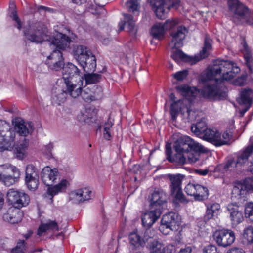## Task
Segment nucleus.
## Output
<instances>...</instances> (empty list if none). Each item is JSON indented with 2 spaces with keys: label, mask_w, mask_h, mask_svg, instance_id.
<instances>
[{
  "label": "nucleus",
  "mask_w": 253,
  "mask_h": 253,
  "mask_svg": "<svg viewBox=\"0 0 253 253\" xmlns=\"http://www.w3.org/2000/svg\"><path fill=\"white\" fill-rule=\"evenodd\" d=\"M23 32L26 39L33 42L39 43L49 41L50 46L56 49L47 57L45 63L52 70L59 71L62 69L64 61L61 50L69 47L71 42L70 37L56 29L51 36H49L47 25L38 21L29 22L24 27Z\"/></svg>",
  "instance_id": "obj_1"
},
{
  "label": "nucleus",
  "mask_w": 253,
  "mask_h": 253,
  "mask_svg": "<svg viewBox=\"0 0 253 253\" xmlns=\"http://www.w3.org/2000/svg\"><path fill=\"white\" fill-rule=\"evenodd\" d=\"M240 68L228 60H216L201 75L200 80L206 83L201 89V94L205 98L224 99L227 97V88L224 81H230L239 72Z\"/></svg>",
  "instance_id": "obj_2"
},
{
  "label": "nucleus",
  "mask_w": 253,
  "mask_h": 253,
  "mask_svg": "<svg viewBox=\"0 0 253 253\" xmlns=\"http://www.w3.org/2000/svg\"><path fill=\"white\" fill-rule=\"evenodd\" d=\"M188 33L184 26H179L175 31L172 32V37L169 46L173 49L171 57L177 63L181 61L188 62L191 65L195 64L200 60L207 57L212 49V40L206 36L205 38L204 47L199 54L194 56H188L178 48L183 45V40Z\"/></svg>",
  "instance_id": "obj_3"
},
{
  "label": "nucleus",
  "mask_w": 253,
  "mask_h": 253,
  "mask_svg": "<svg viewBox=\"0 0 253 253\" xmlns=\"http://www.w3.org/2000/svg\"><path fill=\"white\" fill-rule=\"evenodd\" d=\"M59 177V172L56 168L47 166L42 169L41 178L45 185L49 186L45 197L49 198L51 203L53 202L54 196L66 192L70 186V181L65 178H62L57 184L52 185Z\"/></svg>",
  "instance_id": "obj_4"
},
{
  "label": "nucleus",
  "mask_w": 253,
  "mask_h": 253,
  "mask_svg": "<svg viewBox=\"0 0 253 253\" xmlns=\"http://www.w3.org/2000/svg\"><path fill=\"white\" fill-rule=\"evenodd\" d=\"M62 68V78L68 93L73 98L77 97L82 91L83 77L80 75L77 67L71 63L64 64Z\"/></svg>",
  "instance_id": "obj_5"
},
{
  "label": "nucleus",
  "mask_w": 253,
  "mask_h": 253,
  "mask_svg": "<svg viewBox=\"0 0 253 253\" xmlns=\"http://www.w3.org/2000/svg\"><path fill=\"white\" fill-rule=\"evenodd\" d=\"M178 92L184 98L174 101L170 105V112L173 119H176L179 113L185 115L186 107L191 103L193 99L200 93L195 87H190L182 84L177 87Z\"/></svg>",
  "instance_id": "obj_6"
},
{
  "label": "nucleus",
  "mask_w": 253,
  "mask_h": 253,
  "mask_svg": "<svg viewBox=\"0 0 253 253\" xmlns=\"http://www.w3.org/2000/svg\"><path fill=\"white\" fill-rule=\"evenodd\" d=\"M228 4L230 10L234 13L232 20L234 23L253 25V16L247 7L238 0H228Z\"/></svg>",
  "instance_id": "obj_7"
},
{
  "label": "nucleus",
  "mask_w": 253,
  "mask_h": 253,
  "mask_svg": "<svg viewBox=\"0 0 253 253\" xmlns=\"http://www.w3.org/2000/svg\"><path fill=\"white\" fill-rule=\"evenodd\" d=\"M21 172L16 166L10 164L0 165V182L6 186L17 183L20 179Z\"/></svg>",
  "instance_id": "obj_8"
},
{
  "label": "nucleus",
  "mask_w": 253,
  "mask_h": 253,
  "mask_svg": "<svg viewBox=\"0 0 253 253\" xmlns=\"http://www.w3.org/2000/svg\"><path fill=\"white\" fill-rule=\"evenodd\" d=\"M15 136V133L11 129L9 124L0 120V152L13 149Z\"/></svg>",
  "instance_id": "obj_9"
},
{
  "label": "nucleus",
  "mask_w": 253,
  "mask_h": 253,
  "mask_svg": "<svg viewBox=\"0 0 253 253\" xmlns=\"http://www.w3.org/2000/svg\"><path fill=\"white\" fill-rule=\"evenodd\" d=\"M156 16L163 19L170 8L177 9L180 6L179 0H148Z\"/></svg>",
  "instance_id": "obj_10"
},
{
  "label": "nucleus",
  "mask_w": 253,
  "mask_h": 253,
  "mask_svg": "<svg viewBox=\"0 0 253 253\" xmlns=\"http://www.w3.org/2000/svg\"><path fill=\"white\" fill-rule=\"evenodd\" d=\"M201 137L204 140L216 146H221L228 143L232 134L228 131L221 133L215 128H207Z\"/></svg>",
  "instance_id": "obj_11"
},
{
  "label": "nucleus",
  "mask_w": 253,
  "mask_h": 253,
  "mask_svg": "<svg viewBox=\"0 0 253 253\" xmlns=\"http://www.w3.org/2000/svg\"><path fill=\"white\" fill-rule=\"evenodd\" d=\"M174 149L177 152V156L175 159L176 163L182 165L186 163L192 164L196 162L199 159L200 154L187 148L186 144H176L174 146Z\"/></svg>",
  "instance_id": "obj_12"
},
{
  "label": "nucleus",
  "mask_w": 253,
  "mask_h": 253,
  "mask_svg": "<svg viewBox=\"0 0 253 253\" xmlns=\"http://www.w3.org/2000/svg\"><path fill=\"white\" fill-rule=\"evenodd\" d=\"M168 177L170 181V188L171 195L174 202L186 204L188 201L185 197L181 188L183 176L180 174H168Z\"/></svg>",
  "instance_id": "obj_13"
},
{
  "label": "nucleus",
  "mask_w": 253,
  "mask_h": 253,
  "mask_svg": "<svg viewBox=\"0 0 253 253\" xmlns=\"http://www.w3.org/2000/svg\"><path fill=\"white\" fill-rule=\"evenodd\" d=\"M7 199L12 207L20 209L26 206L29 203V196L22 191L10 189L7 193Z\"/></svg>",
  "instance_id": "obj_14"
},
{
  "label": "nucleus",
  "mask_w": 253,
  "mask_h": 253,
  "mask_svg": "<svg viewBox=\"0 0 253 253\" xmlns=\"http://www.w3.org/2000/svg\"><path fill=\"white\" fill-rule=\"evenodd\" d=\"M213 237L217 245L223 247L230 246L235 240L234 232L227 229L217 230L213 233Z\"/></svg>",
  "instance_id": "obj_15"
},
{
  "label": "nucleus",
  "mask_w": 253,
  "mask_h": 253,
  "mask_svg": "<svg viewBox=\"0 0 253 253\" xmlns=\"http://www.w3.org/2000/svg\"><path fill=\"white\" fill-rule=\"evenodd\" d=\"M39 170L38 169L32 164H28L26 166L25 169V184L27 188L34 191L39 185Z\"/></svg>",
  "instance_id": "obj_16"
},
{
  "label": "nucleus",
  "mask_w": 253,
  "mask_h": 253,
  "mask_svg": "<svg viewBox=\"0 0 253 253\" xmlns=\"http://www.w3.org/2000/svg\"><path fill=\"white\" fill-rule=\"evenodd\" d=\"M92 196V191L90 188L84 187L71 191L68 195V200L73 204H79L89 200Z\"/></svg>",
  "instance_id": "obj_17"
},
{
  "label": "nucleus",
  "mask_w": 253,
  "mask_h": 253,
  "mask_svg": "<svg viewBox=\"0 0 253 253\" xmlns=\"http://www.w3.org/2000/svg\"><path fill=\"white\" fill-rule=\"evenodd\" d=\"M150 199L151 201L150 207L152 209L162 212L163 210L166 208L167 196L162 190L154 191Z\"/></svg>",
  "instance_id": "obj_18"
},
{
  "label": "nucleus",
  "mask_w": 253,
  "mask_h": 253,
  "mask_svg": "<svg viewBox=\"0 0 253 253\" xmlns=\"http://www.w3.org/2000/svg\"><path fill=\"white\" fill-rule=\"evenodd\" d=\"M14 128L20 135L26 136L34 130V126L32 122H25L21 118H15L12 120Z\"/></svg>",
  "instance_id": "obj_19"
},
{
  "label": "nucleus",
  "mask_w": 253,
  "mask_h": 253,
  "mask_svg": "<svg viewBox=\"0 0 253 253\" xmlns=\"http://www.w3.org/2000/svg\"><path fill=\"white\" fill-rule=\"evenodd\" d=\"M22 217L23 213L19 209L10 207L3 214L2 219L4 222L14 224L19 223Z\"/></svg>",
  "instance_id": "obj_20"
},
{
  "label": "nucleus",
  "mask_w": 253,
  "mask_h": 253,
  "mask_svg": "<svg viewBox=\"0 0 253 253\" xmlns=\"http://www.w3.org/2000/svg\"><path fill=\"white\" fill-rule=\"evenodd\" d=\"M251 144L245 149L239 151L235 160L239 167H243L249 164V157L253 151V136L250 138Z\"/></svg>",
  "instance_id": "obj_21"
},
{
  "label": "nucleus",
  "mask_w": 253,
  "mask_h": 253,
  "mask_svg": "<svg viewBox=\"0 0 253 253\" xmlns=\"http://www.w3.org/2000/svg\"><path fill=\"white\" fill-rule=\"evenodd\" d=\"M227 209L229 212L230 219L233 225H237L243 221L244 217L242 213L239 211V207L236 203L228 204Z\"/></svg>",
  "instance_id": "obj_22"
},
{
  "label": "nucleus",
  "mask_w": 253,
  "mask_h": 253,
  "mask_svg": "<svg viewBox=\"0 0 253 253\" xmlns=\"http://www.w3.org/2000/svg\"><path fill=\"white\" fill-rule=\"evenodd\" d=\"M150 211L142 215L141 220L143 226L150 227L159 218L162 212L152 209L150 207Z\"/></svg>",
  "instance_id": "obj_23"
},
{
  "label": "nucleus",
  "mask_w": 253,
  "mask_h": 253,
  "mask_svg": "<svg viewBox=\"0 0 253 253\" xmlns=\"http://www.w3.org/2000/svg\"><path fill=\"white\" fill-rule=\"evenodd\" d=\"M150 253H172L173 247L171 245H165L156 240L149 245Z\"/></svg>",
  "instance_id": "obj_24"
},
{
  "label": "nucleus",
  "mask_w": 253,
  "mask_h": 253,
  "mask_svg": "<svg viewBox=\"0 0 253 253\" xmlns=\"http://www.w3.org/2000/svg\"><path fill=\"white\" fill-rule=\"evenodd\" d=\"M182 141H184V144H186L187 148L194 152L200 153H205L208 151V149L203 146L200 143L194 141L189 137L184 136L183 137Z\"/></svg>",
  "instance_id": "obj_25"
},
{
  "label": "nucleus",
  "mask_w": 253,
  "mask_h": 253,
  "mask_svg": "<svg viewBox=\"0 0 253 253\" xmlns=\"http://www.w3.org/2000/svg\"><path fill=\"white\" fill-rule=\"evenodd\" d=\"M90 52L87 47L82 45H76L73 49V56L79 63L83 62L84 58Z\"/></svg>",
  "instance_id": "obj_26"
},
{
  "label": "nucleus",
  "mask_w": 253,
  "mask_h": 253,
  "mask_svg": "<svg viewBox=\"0 0 253 253\" xmlns=\"http://www.w3.org/2000/svg\"><path fill=\"white\" fill-rule=\"evenodd\" d=\"M79 64L85 72L94 70L96 66L95 57L91 52L84 58V61L79 62Z\"/></svg>",
  "instance_id": "obj_27"
},
{
  "label": "nucleus",
  "mask_w": 253,
  "mask_h": 253,
  "mask_svg": "<svg viewBox=\"0 0 253 253\" xmlns=\"http://www.w3.org/2000/svg\"><path fill=\"white\" fill-rule=\"evenodd\" d=\"M51 230L56 231L59 230V226L55 221L48 220L45 223H43L39 226L37 234L39 236H42L47 231Z\"/></svg>",
  "instance_id": "obj_28"
},
{
  "label": "nucleus",
  "mask_w": 253,
  "mask_h": 253,
  "mask_svg": "<svg viewBox=\"0 0 253 253\" xmlns=\"http://www.w3.org/2000/svg\"><path fill=\"white\" fill-rule=\"evenodd\" d=\"M220 206L217 203H214L208 204L207 206V210L204 216V220L208 221L212 218L215 215H217L219 210Z\"/></svg>",
  "instance_id": "obj_29"
},
{
  "label": "nucleus",
  "mask_w": 253,
  "mask_h": 253,
  "mask_svg": "<svg viewBox=\"0 0 253 253\" xmlns=\"http://www.w3.org/2000/svg\"><path fill=\"white\" fill-rule=\"evenodd\" d=\"M253 98V92L251 89H245L242 91L238 102L244 105H251Z\"/></svg>",
  "instance_id": "obj_30"
},
{
  "label": "nucleus",
  "mask_w": 253,
  "mask_h": 253,
  "mask_svg": "<svg viewBox=\"0 0 253 253\" xmlns=\"http://www.w3.org/2000/svg\"><path fill=\"white\" fill-rule=\"evenodd\" d=\"M165 223L171 225L173 228H177L179 226V217L177 213L169 212L163 215L162 219Z\"/></svg>",
  "instance_id": "obj_31"
},
{
  "label": "nucleus",
  "mask_w": 253,
  "mask_h": 253,
  "mask_svg": "<svg viewBox=\"0 0 253 253\" xmlns=\"http://www.w3.org/2000/svg\"><path fill=\"white\" fill-rule=\"evenodd\" d=\"M165 32L163 24L157 23L151 28L150 34L154 38L160 40L164 38Z\"/></svg>",
  "instance_id": "obj_32"
},
{
  "label": "nucleus",
  "mask_w": 253,
  "mask_h": 253,
  "mask_svg": "<svg viewBox=\"0 0 253 253\" xmlns=\"http://www.w3.org/2000/svg\"><path fill=\"white\" fill-rule=\"evenodd\" d=\"M241 182H237L235 183L232 192L231 198L233 199H240L245 197L246 195V191L244 189Z\"/></svg>",
  "instance_id": "obj_33"
},
{
  "label": "nucleus",
  "mask_w": 253,
  "mask_h": 253,
  "mask_svg": "<svg viewBox=\"0 0 253 253\" xmlns=\"http://www.w3.org/2000/svg\"><path fill=\"white\" fill-rule=\"evenodd\" d=\"M125 19V22L121 21L119 23L118 26L120 31L124 29V25L126 24V27L129 31H132L134 28L135 21L133 20L132 16L127 14H123Z\"/></svg>",
  "instance_id": "obj_34"
},
{
  "label": "nucleus",
  "mask_w": 253,
  "mask_h": 253,
  "mask_svg": "<svg viewBox=\"0 0 253 253\" xmlns=\"http://www.w3.org/2000/svg\"><path fill=\"white\" fill-rule=\"evenodd\" d=\"M206 123L204 118H202L201 120L198 122L196 124H193L191 126V130L197 135H202L204 134V131L206 129Z\"/></svg>",
  "instance_id": "obj_35"
},
{
  "label": "nucleus",
  "mask_w": 253,
  "mask_h": 253,
  "mask_svg": "<svg viewBox=\"0 0 253 253\" xmlns=\"http://www.w3.org/2000/svg\"><path fill=\"white\" fill-rule=\"evenodd\" d=\"M103 89L100 86H93L91 93L86 99L91 101L99 100L103 97Z\"/></svg>",
  "instance_id": "obj_36"
},
{
  "label": "nucleus",
  "mask_w": 253,
  "mask_h": 253,
  "mask_svg": "<svg viewBox=\"0 0 253 253\" xmlns=\"http://www.w3.org/2000/svg\"><path fill=\"white\" fill-rule=\"evenodd\" d=\"M196 191L195 196V199L196 200L202 201L208 196V190L206 187L197 184Z\"/></svg>",
  "instance_id": "obj_37"
},
{
  "label": "nucleus",
  "mask_w": 253,
  "mask_h": 253,
  "mask_svg": "<svg viewBox=\"0 0 253 253\" xmlns=\"http://www.w3.org/2000/svg\"><path fill=\"white\" fill-rule=\"evenodd\" d=\"M129 240L130 244L136 248L142 246L144 242V241L136 231L133 232L130 234Z\"/></svg>",
  "instance_id": "obj_38"
},
{
  "label": "nucleus",
  "mask_w": 253,
  "mask_h": 253,
  "mask_svg": "<svg viewBox=\"0 0 253 253\" xmlns=\"http://www.w3.org/2000/svg\"><path fill=\"white\" fill-rule=\"evenodd\" d=\"M192 102V101L191 102ZM192 103L188 104L186 107V109L185 111V117H187L189 121H193L198 120L197 117L199 114L200 113L198 111L193 110L191 106Z\"/></svg>",
  "instance_id": "obj_39"
},
{
  "label": "nucleus",
  "mask_w": 253,
  "mask_h": 253,
  "mask_svg": "<svg viewBox=\"0 0 253 253\" xmlns=\"http://www.w3.org/2000/svg\"><path fill=\"white\" fill-rule=\"evenodd\" d=\"M242 237L244 241L247 243H253V226H248L245 228Z\"/></svg>",
  "instance_id": "obj_40"
},
{
  "label": "nucleus",
  "mask_w": 253,
  "mask_h": 253,
  "mask_svg": "<svg viewBox=\"0 0 253 253\" xmlns=\"http://www.w3.org/2000/svg\"><path fill=\"white\" fill-rule=\"evenodd\" d=\"M112 125V122L109 120L102 126L103 137L106 140H109L111 138V128Z\"/></svg>",
  "instance_id": "obj_41"
},
{
  "label": "nucleus",
  "mask_w": 253,
  "mask_h": 253,
  "mask_svg": "<svg viewBox=\"0 0 253 253\" xmlns=\"http://www.w3.org/2000/svg\"><path fill=\"white\" fill-rule=\"evenodd\" d=\"M15 7V5L13 3L10 4V16L12 18V19L16 23V26L18 29H21L22 27V23L21 20L17 16L16 11L14 10Z\"/></svg>",
  "instance_id": "obj_42"
},
{
  "label": "nucleus",
  "mask_w": 253,
  "mask_h": 253,
  "mask_svg": "<svg viewBox=\"0 0 253 253\" xmlns=\"http://www.w3.org/2000/svg\"><path fill=\"white\" fill-rule=\"evenodd\" d=\"M100 79V75L97 74H87L84 75L86 84H95L98 82Z\"/></svg>",
  "instance_id": "obj_43"
},
{
  "label": "nucleus",
  "mask_w": 253,
  "mask_h": 253,
  "mask_svg": "<svg viewBox=\"0 0 253 253\" xmlns=\"http://www.w3.org/2000/svg\"><path fill=\"white\" fill-rule=\"evenodd\" d=\"M245 216L253 222V202L246 204L244 210Z\"/></svg>",
  "instance_id": "obj_44"
},
{
  "label": "nucleus",
  "mask_w": 253,
  "mask_h": 253,
  "mask_svg": "<svg viewBox=\"0 0 253 253\" xmlns=\"http://www.w3.org/2000/svg\"><path fill=\"white\" fill-rule=\"evenodd\" d=\"M160 232L164 235H168L172 231L177 230V228H173L171 225L168 224L167 223H165L163 220H161V223L159 227Z\"/></svg>",
  "instance_id": "obj_45"
},
{
  "label": "nucleus",
  "mask_w": 253,
  "mask_h": 253,
  "mask_svg": "<svg viewBox=\"0 0 253 253\" xmlns=\"http://www.w3.org/2000/svg\"><path fill=\"white\" fill-rule=\"evenodd\" d=\"M139 0H129L126 4L128 10L132 12L138 11L139 8Z\"/></svg>",
  "instance_id": "obj_46"
},
{
  "label": "nucleus",
  "mask_w": 253,
  "mask_h": 253,
  "mask_svg": "<svg viewBox=\"0 0 253 253\" xmlns=\"http://www.w3.org/2000/svg\"><path fill=\"white\" fill-rule=\"evenodd\" d=\"M26 148L24 145H20L15 148L14 152L19 159L22 160L26 156Z\"/></svg>",
  "instance_id": "obj_47"
},
{
  "label": "nucleus",
  "mask_w": 253,
  "mask_h": 253,
  "mask_svg": "<svg viewBox=\"0 0 253 253\" xmlns=\"http://www.w3.org/2000/svg\"><path fill=\"white\" fill-rule=\"evenodd\" d=\"M67 93L65 91H62L57 95H53L52 100L55 103L60 104L61 103L64 102L66 98Z\"/></svg>",
  "instance_id": "obj_48"
},
{
  "label": "nucleus",
  "mask_w": 253,
  "mask_h": 253,
  "mask_svg": "<svg viewBox=\"0 0 253 253\" xmlns=\"http://www.w3.org/2000/svg\"><path fill=\"white\" fill-rule=\"evenodd\" d=\"M188 74V71L184 70L178 71L172 75L173 79L178 81H181L185 79Z\"/></svg>",
  "instance_id": "obj_49"
},
{
  "label": "nucleus",
  "mask_w": 253,
  "mask_h": 253,
  "mask_svg": "<svg viewBox=\"0 0 253 253\" xmlns=\"http://www.w3.org/2000/svg\"><path fill=\"white\" fill-rule=\"evenodd\" d=\"M242 183L246 194L248 192L253 191V180L252 179L247 178Z\"/></svg>",
  "instance_id": "obj_50"
},
{
  "label": "nucleus",
  "mask_w": 253,
  "mask_h": 253,
  "mask_svg": "<svg viewBox=\"0 0 253 253\" xmlns=\"http://www.w3.org/2000/svg\"><path fill=\"white\" fill-rule=\"evenodd\" d=\"M196 187L197 184L189 183L186 186L185 191L188 195L193 196L195 197L197 191Z\"/></svg>",
  "instance_id": "obj_51"
},
{
  "label": "nucleus",
  "mask_w": 253,
  "mask_h": 253,
  "mask_svg": "<svg viewBox=\"0 0 253 253\" xmlns=\"http://www.w3.org/2000/svg\"><path fill=\"white\" fill-rule=\"evenodd\" d=\"M179 22L177 19H169L167 20L163 24L165 31L169 30L174 27Z\"/></svg>",
  "instance_id": "obj_52"
},
{
  "label": "nucleus",
  "mask_w": 253,
  "mask_h": 253,
  "mask_svg": "<svg viewBox=\"0 0 253 253\" xmlns=\"http://www.w3.org/2000/svg\"><path fill=\"white\" fill-rule=\"evenodd\" d=\"M239 166H237V164L235 160H229L227 163L224 166V169L226 171H233L236 168H239Z\"/></svg>",
  "instance_id": "obj_53"
},
{
  "label": "nucleus",
  "mask_w": 253,
  "mask_h": 253,
  "mask_svg": "<svg viewBox=\"0 0 253 253\" xmlns=\"http://www.w3.org/2000/svg\"><path fill=\"white\" fill-rule=\"evenodd\" d=\"M25 244L24 240H21L17 243L16 246L12 249V253H24Z\"/></svg>",
  "instance_id": "obj_54"
},
{
  "label": "nucleus",
  "mask_w": 253,
  "mask_h": 253,
  "mask_svg": "<svg viewBox=\"0 0 253 253\" xmlns=\"http://www.w3.org/2000/svg\"><path fill=\"white\" fill-rule=\"evenodd\" d=\"M241 51L247 62H249L251 58V52L246 43H243V48L241 49Z\"/></svg>",
  "instance_id": "obj_55"
},
{
  "label": "nucleus",
  "mask_w": 253,
  "mask_h": 253,
  "mask_svg": "<svg viewBox=\"0 0 253 253\" xmlns=\"http://www.w3.org/2000/svg\"><path fill=\"white\" fill-rule=\"evenodd\" d=\"M166 154L167 156V159L171 162H174L176 163V160H175V159L176 158V156H177V153L173 156H171V148L168 146V144L166 146Z\"/></svg>",
  "instance_id": "obj_56"
},
{
  "label": "nucleus",
  "mask_w": 253,
  "mask_h": 253,
  "mask_svg": "<svg viewBox=\"0 0 253 253\" xmlns=\"http://www.w3.org/2000/svg\"><path fill=\"white\" fill-rule=\"evenodd\" d=\"M203 253H218L217 248L214 245H210L203 249Z\"/></svg>",
  "instance_id": "obj_57"
},
{
  "label": "nucleus",
  "mask_w": 253,
  "mask_h": 253,
  "mask_svg": "<svg viewBox=\"0 0 253 253\" xmlns=\"http://www.w3.org/2000/svg\"><path fill=\"white\" fill-rule=\"evenodd\" d=\"M90 111V110H85V113H87L86 114H85L84 113H81V114L78 115V118L79 120V121L82 122L84 121L85 122L86 120L89 118H91L92 116L90 115H89V113Z\"/></svg>",
  "instance_id": "obj_58"
},
{
  "label": "nucleus",
  "mask_w": 253,
  "mask_h": 253,
  "mask_svg": "<svg viewBox=\"0 0 253 253\" xmlns=\"http://www.w3.org/2000/svg\"><path fill=\"white\" fill-rule=\"evenodd\" d=\"M227 253H245V252L242 249L239 248H232L229 250Z\"/></svg>",
  "instance_id": "obj_59"
},
{
  "label": "nucleus",
  "mask_w": 253,
  "mask_h": 253,
  "mask_svg": "<svg viewBox=\"0 0 253 253\" xmlns=\"http://www.w3.org/2000/svg\"><path fill=\"white\" fill-rule=\"evenodd\" d=\"M245 82V79L243 77H239L234 82V84L238 86L243 85Z\"/></svg>",
  "instance_id": "obj_60"
},
{
  "label": "nucleus",
  "mask_w": 253,
  "mask_h": 253,
  "mask_svg": "<svg viewBox=\"0 0 253 253\" xmlns=\"http://www.w3.org/2000/svg\"><path fill=\"white\" fill-rule=\"evenodd\" d=\"M38 10L40 12H42V11H45V12H48L49 13H53L54 12V9L52 8L46 7L43 6H40L38 7Z\"/></svg>",
  "instance_id": "obj_61"
},
{
  "label": "nucleus",
  "mask_w": 253,
  "mask_h": 253,
  "mask_svg": "<svg viewBox=\"0 0 253 253\" xmlns=\"http://www.w3.org/2000/svg\"><path fill=\"white\" fill-rule=\"evenodd\" d=\"M102 8V6H97L96 5H91L89 9H90L91 10V12L93 13V14H98V10H99V9H101Z\"/></svg>",
  "instance_id": "obj_62"
},
{
  "label": "nucleus",
  "mask_w": 253,
  "mask_h": 253,
  "mask_svg": "<svg viewBox=\"0 0 253 253\" xmlns=\"http://www.w3.org/2000/svg\"><path fill=\"white\" fill-rule=\"evenodd\" d=\"M154 234L153 231H152L150 229H147L144 233V238L145 240H147L149 238L152 237L154 236Z\"/></svg>",
  "instance_id": "obj_63"
},
{
  "label": "nucleus",
  "mask_w": 253,
  "mask_h": 253,
  "mask_svg": "<svg viewBox=\"0 0 253 253\" xmlns=\"http://www.w3.org/2000/svg\"><path fill=\"white\" fill-rule=\"evenodd\" d=\"M191 248L189 247L181 249L178 253H191Z\"/></svg>",
  "instance_id": "obj_64"
}]
</instances>
